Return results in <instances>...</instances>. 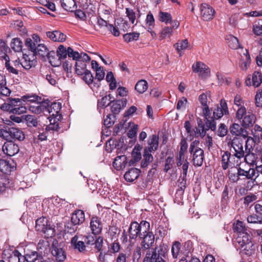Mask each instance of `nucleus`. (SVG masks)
<instances>
[{
  "label": "nucleus",
  "instance_id": "obj_36",
  "mask_svg": "<svg viewBox=\"0 0 262 262\" xmlns=\"http://www.w3.org/2000/svg\"><path fill=\"white\" fill-rule=\"evenodd\" d=\"M193 250L192 242L191 241H187L183 244L181 253L188 257L189 253H191Z\"/></svg>",
  "mask_w": 262,
  "mask_h": 262
},
{
  "label": "nucleus",
  "instance_id": "obj_24",
  "mask_svg": "<svg viewBox=\"0 0 262 262\" xmlns=\"http://www.w3.org/2000/svg\"><path fill=\"white\" fill-rule=\"evenodd\" d=\"M159 136L155 134L149 136L147 141L148 146L145 147L144 149L151 152L156 151L159 147Z\"/></svg>",
  "mask_w": 262,
  "mask_h": 262
},
{
  "label": "nucleus",
  "instance_id": "obj_37",
  "mask_svg": "<svg viewBox=\"0 0 262 262\" xmlns=\"http://www.w3.org/2000/svg\"><path fill=\"white\" fill-rule=\"evenodd\" d=\"M148 83L145 80H139L135 85V89L139 94H143L148 89Z\"/></svg>",
  "mask_w": 262,
  "mask_h": 262
},
{
  "label": "nucleus",
  "instance_id": "obj_47",
  "mask_svg": "<svg viewBox=\"0 0 262 262\" xmlns=\"http://www.w3.org/2000/svg\"><path fill=\"white\" fill-rule=\"evenodd\" d=\"M233 230L234 232H236L239 233V235H242V234H244L246 232L247 229L242 221H237L236 223L234 224Z\"/></svg>",
  "mask_w": 262,
  "mask_h": 262
},
{
  "label": "nucleus",
  "instance_id": "obj_6",
  "mask_svg": "<svg viewBox=\"0 0 262 262\" xmlns=\"http://www.w3.org/2000/svg\"><path fill=\"white\" fill-rule=\"evenodd\" d=\"M127 103V99L122 98L121 99H113L107 104V105L110 106L113 118L114 119H116V116L119 114L121 111L126 106Z\"/></svg>",
  "mask_w": 262,
  "mask_h": 262
},
{
  "label": "nucleus",
  "instance_id": "obj_31",
  "mask_svg": "<svg viewBox=\"0 0 262 262\" xmlns=\"http://www.w3.org/2000/svg\"><path fill=\"white\" fill-rule=\"evenodd\" d=\"M97 3L96 0H86L85 3L83 4L82 8L88 13L93 14L96 11Z\"/></svg>",
  "mask_w": 262,
  "mask_h": 262
},
{
  "label": "nucleus",
  "instance_id": "obj_60",
  "mask_svg": "<svg viewBox=\"0 0 262 262\" xmlns=\"http://www.w3.org/2000/svg\"><path fill=\"white\" fill-rule=\"evenodd\" d=\"M255 105L256 106L262 107V89H258L255 96Z\"/></svg>",
  "mask_w": 262,
  "mask_h": 262
},
{
  "label": "nucleus",
  "instance_id": "obj_52",
  "mask_svg": "<svg viewBox=\"0 0 262 262\" xmlns=\"http://www.w3.org/2000/svg\"><path fill=\"white\" fill-rule=\"evenodd\" d=\"M103 238L102 236H99L95 241L94 249L95 252H98L100 251H103Z\"/></svg>",
  "mask_w": 262,
  "mask_h": 262
},
{
  "label": "nucleus",
  "instance_id": "obj_32",
  "mask_svg": "<svg viewBox=\"0 0 262 262\" xmlns=\"http://www.w3.org/2000/svg\"><path fill=\"white\" fill-rule=\"evenodd\" d=\"M14 169V166L9 161L0 159V171L4 173H8Z\"/></svg>",
  "mask_w": 262,
  "mask_h": 262
},
{
  "label": "nucleus",
  "instance_id": "obj_56",
  "mask_svg": "<svg viewBox=\"0 0 262 262\" xmlns=\"http://www.w3.org/2000/svg\"><path fill=\"white\" fill-rule=\"evenodd\" d=\"M172 32L173 30L171 27H165L164 28H163L161 32V35L160 36V39H163L167 36L170 37L172 35Z\"/></svg>",
  "mask_w": 262,
  "mask_h": 262
},
{
  "label": "nucleus",
  "instance_id": "obj_5",
  "mask_svg": "<svg viewBox=\"0 0 262 262\" xmlns=\"http://www.w3.org/2000/svg\"><path fill=\"white\" fill-rule=\"evenodd\" d=\"M27 108H28V105H21L11 109L8 112L10 114L9 118L3 119V123L6 122V121H11V123H19L23 122V119L26 115L24 114L26 113Z\"/></svg>",
  "mask_w": 262,
  "mask_h": 262
},
{
  "label": "nucleus",
  "instance_id": "obj_27",
  "mask_svg": "<svg viewBox=\"0 0 262 262\" xmlns=\"http://www.w3.org/2000/svg\"><path fill=\"white\" fill-rule=\"evenodd\" d=\"M49 111L48 113L49 114H51L52 113V114L50 115V117H59V118L62 117L61 114H59V112L61 108V104L60 102H52L51 104L50 103V105L49 106Z\"/></svg>",
  "mask_w": 262,
  "mask_h": 262
},
{
  "label": "nucleus",
  "instance_id": "obj_21",
  "mask_svg": "<svg viewBox=\"0 0 262 262\" xmlns=\"http://www.w3.org/2000/svg\"><path fill=\"white\" fill-rule=\"evenodd\" d=\"M78 237L77 235L73 236L71 240V247L75 250L82 253H85L86 245L84 241H78Z\"/></svg>",
  "mask_w": 262,
  "mask_h": 262
},
{
  "label": "nucleus",
  "instance_id": "obj_43",
  "mask_svg": "<svg viewBox=\"0 0 262 262\" xmlns=\"http://www.w3.org/2000/svg\"><path fill=\"white\" fill-rule=\"evenodd\" d=\"M220 112L219 115H216L217 118H222L224 115H227L229 114V111L228 108L227 103L226 101L224 99H222L220 100Z\"/></svg>",
  "mask_w": 262,
  "mask_h": 262
},
{
  "label": "nucleus",
  "instance_id": "obj_39",
  "mask_svg": "<svg viewBox=\"0 0 262 262\" xmlns=\"http://www.w3.org/2000/svg\"><path fill=\"white\" fill-rule=\"evenodd\" d=\"M56 55L59 60L66 59L69 56V47L67 49L63 45H60L57 50Z\"/></svg>",
  "mask_w": 262,
  "mask_h": 262
},
{
  "label": "nucleus",
  "instance_id": "obj_25",
  "mask_svg": "<svg viewBox=\"0 0 262 262\" xmlns=\"http://www.w3.org/2000/svg\"><path fill=\"white\" fill-rule=\"evenodd\" d=\"M71 221L74 224L79 225L85 221L84 212L80 209H76L72 214Z\"/></svg>",
  "mask_w": 262,
  "mask_h": 262
},
{
  "label": "nucleus",
  "instance_id": "obj_61",
  "mask_svg": "<svg viewBox=\"0 0 262 262\" xmlns=\"http://www.w3.org/2000/svg\"><path fill=\"white\" fill-rule=\"evenodd\" d=\"M125 10L126 16L128 17L131 23L134 24L136 18L135 12L129 8H126Z\"/></svg>",
  "mask_w": 262,
  "mask_h": 262
},
{
  "label": "nucleus",
  "instance_id": "obj_18",
  "mask_svg": "<svg viewBox=\"0 0 262 262\" xmlns=\"http://www.w3.org/2000/svg\"><path fill=\"white\" fill-rule=\"evenodd\" d=\"M90 228L94 235H98L101 233L103 225L100 219L97 216H92L90 222Z\"/></svg>",
  "mask_w": 262,
  "mask_h": 262
},
{
  "label": "nucleus",
  "instance_id": "obj_22",
  "mask_svg": "<svg viewBox=\"0 0 262 262\" xmlns=\"http://www.w3.org/2000/svg\"><path fill=\"white\" fill-rule=\"evenodd\" d=\"M141 172L140 169L132 167L125 173L124 178L127 182H133L139 178Z\"/></svg>",
  "mask_w": 262,
  "mask_h": 262
},
{
  "label": "nucleus",
  "instance_id": "obj_19",
  "mask_svg": "<svg viewBox=\"0 0 262 262\" xmlns=\"http://www.w3.org/2000/svg\"><path fill=\"white\" fill-rule=\"evenodd\" d=\"M151 250L156 252V256L158 259L159 258H168V252L169 250L168 245L163 242L160 244L159 246L151 248Z\"/></svg>",
  "mask_w": 262,
  "mask_h": 262
},
{
  "label": "nucleus",
  "instance_id": "obj_45",
  "mask_svg": "<svg viewBox=\"0 0 262 262\" xmlns=\"http://www.w3.org/2000/svg\"><path fill=\"white\" fill-rule=\"evenodd\" d=\"M156 252L149 249L147 252L143 262H157Z\"/></svg>",
  "mask_w": 262,
  "mask_h": 262
},
{
  "label": "nucleus",
  "instance_id": "obj_62",
  "mask_svg": "<svg viewBox=\"0 0 262 262\" xmlns=\"http://www.w3.org/2000/svg\"><path fill=\"white\" fill-rule=\"evenodd\" d=\"M95 71V79L97 80V83H100V81L104 79L105 75L103 67H101L100 69H97Z\"/></svg>",
  "mask_w": 262,
  "mask_h": 262
},
{
  "label": "nucleus",
  "instance_id": "obj_12",
  "mask_svg": "<svg viewBox=\"0 0 262 262\" xmlns=\"http://www.w3.org/2000/svg\"><path fill=\"white\" fill-rule=\"evenodd\" d=\"M141 239H142L141 243L142 248L143 250H146L152 246L155 242V235L152 231L149 230L145 233H143Z\"/></svg>",
  "mask_w": 262,
  "mask_h": 262
},
{
  "label": "nucleus",
  "instance_id": "obj_8",
  "mask_svg": "<svg viewBox=\"0 0 262 262\" xmlns=\"http://www.w3.org/2000/svg\"><path fill=\"white\" fill-rule=\"evenodd\" d=\"M244 141L241 137H235L231 142V146L233 148L235 154L233 155L239 159L245 156V151L243 149Z\"/></svg>",
  "mask_w": 262,
  "mask_h": 262
},
{
  "label": "nucleus",
  "instance_id": "obj_14",
  "mask_svg": "<svg viewBox=\"0 0 262 262\" xmlns=\"http://www.w3.org/2000/svg\"><path fill=\"white\" fill-rule=\"evenodd\" d=\"M143 232L138 223L136 221L132 222L128 229V236L130 239H136L137 237L141 238Z\"/></svg>",
  "mask_w": 262,
  "mask_h": 262
},
{
  "label": "nucleus",
  "instance_id": "obj_23",
  "mask_svg": "<svg viewBox=\"0 0 262 262\" xmlns=\"http://www.w3.org/2000/svg\"><path fill=\"white\" fill-rule=\"evenodd\" d=\"M46 34L47 37L53 41L63 42L67 38L66 35L58 30L48 31L47 32Z\"/></svg>",
  "mask_w": 262,
  "mask_h": 262
},
{
  "label": "nucleus",
  "instance_id": "obj_1",
  "mask_svg": "<svg viewBox=\"0 0 262 262\" xmlns=\"http://www.w3.org/2000/svg\"><path fill=\"white\" fill-rule=\"evenodd\" d=\"M1 126L2 128L0 129V137L5 140L21 141L25 139V135L24 132L15 127L14 123H11V121H6V122H4Z\"/></svg>",
  "mask_w": 262,
  "mask_h": 262
},
{
  "label": "nucleus",
  "instance_id": "obj_53",
  "mask_svg": "<svg viewBox=\"0 0 262 262\" xmlns=\"http://www.w3.org/2000/svg\"><path fill=\"white\" fill-rule=\"evenodd\" d=\"M182 249V246L181 245V243L179 242L175 241L172 246L171 248V252L172 256L174 258L177 257L179 253L181 252V250Z\"/></svg>",
  "mask_w": 262,
  "mask_h": 262
},
{
  "label": "nucleus",
  "instance_id": "obj_63",
  "mask_svg": "<svg viewBox=\"0 0 262 262\" xmlns=\"http://www.w3.org/2000/svg\"><path fill=\"white\" fill-rule=\"evenodd\" d=\"M97 235H89L84 237V242L86 246L93 245L95 243V241L96 239L98 236Z\"/></svg>",
  "mask_w": 262,
  "mask_h": 262
},
{
  "label": "nucleus",
  "instance_id": "obj_49",
  "mask_svg": "<svg viewBox=\"0 0 262 262\" xmlns=\"http://www.w3.org/2000/svg\"><path fill=\"white\" fill-rule=\"evenodd\" d=\"M48 51V49L44 44L37 45V55L38 54L42 58L45 59L46 57Z\"/></svg>",
  "mask_w": 262,
  "mask_h": 262
},
{
  "label": "nucleus",
  "instance_id": "obj_9",
  "mask_svg": "<svg viewBox=\"0 0 262 262\" xmlns=\"http://www.w3.org/2000/svg\"><path fill=\"white\" fill-rule=\"evenodd\" d=\"M262 83V74L258 71H255L252 75H248L245 80L247 86L253 85L255 88L260 86Z\"/></svg>",
  "mask_w": 262,
  "mask_h": 262
},
{
  "label": "nucleus",
  "instance_id": "obj_13",
  "mask_svg": "<svg viewBox=\"0 0 262 262\" xmlns=\"http://www.w3.org/2000/svg\"><path fill=\"white\" fill-rule=\"evenodd\" d=\"M201 14L202 18L204 20L208 21L213 18L215 11L209 5L204 3L201 5Z\"/></svg>",
  "mask_w": 262,
  "mask_h": 262
},
{
  "label": "nucleus",
  "instance_id": "obj_46",
  "mask_svg": "<svg viewBox=\"0 0 262 262\" xmlns=\"http://www.w3.org/2000/svg\"><path fill=\"white\" fill-rule=\"evenodd\" d=\"M159 19L161 22H164L167 24L172 22V16L168 12L160 11L159 14Z\"/></svg>",
  "mask_w": 262,
  "mask_h": 262
},
{
  "label": "nucleus",
  "instance_id": "obj_35",
  "mask_svg": "<svg viewBox=\"0 0 262 262\" xmlns=\"http://www.w3.org/2000/svg\"><path fill=\"white\" fill-rule=\"evenodd\" d=\"M25 254L27 262H35L39 258H42V255L39 254L37 251H26Z\"/></svg>",
  "mask_w": 262,
  "mask_h": 262
},
{
  "label": "nucleus",
  "instance_id": "obj_40",
  "mask_svg": "<svg viewBox=\"0 0 262 262\" xmlns=\"http://www.w3.org/2000/svg\"><path fill=\"white\" fill-rule=\"evenodd\" d=\"M25 45L27 48L28 50L33 53V56L37 55V45L36 43L33 41V40L30 38H27L25 40Z\"/></svg>",
  "mask_w": 262,
  "mask_h": 262
},
{
  "label": "nucleus",
  "instance_id": "obj_28",
  "mask_svg": "<svg viewBox=\"0 0 262 262\" xmlns=\"http://www.w3.org/2000/svg\"><path fill=\"white\" fill-rule=\"evenodd\" d=\"M49 119L50 124L48 125H46L45 130L47 132H50V131H56L59 132L60 127L58 123V121L60 118H57L56 117H48Z\"/></svg>",
  "mask_w": 262,
  "mask_h": 262
},
{
  "label": "nucleus",
  "instance_id": "obj_20",
  "mask_svg": "<svg viewBox=\"0 0 262 262\" xmlns=\"http://www.w3.org/2000/svg\"><path fill=\"white\" fill-rule=\"evenodd\" d=\"M193 155V163L195 166H201L204 160V151L200 147H198L191 154Z\"/></svg>",
  "mask_w": 262,
  "mask_h": 262
},
{
  "label": "nucleus",
  "instance_id": "obj_17",
  "mask_svg": "<svg viewBox=\"0 0 262 262\" xmlns=\"http://www.w3.org/2000/svg\"><path fill=\"white\" fill-rule=\"evenodd\" d=\"M113 165L117 170H123L128 165L127 156L124 155L117 156L113 162Z\"/></svg>",
  "mask_w": 262,
  "mask_h": 262
},
{
  "label": "nucleus",
  "instance_id": "obj_54",
  "mask_svg": "<svg viewBox=\"0 0 262 262\" xmlns=\"http://www.w3.org/2000/svg\"><path fill=\"white\" fill-rule=\"evenodd\" d=\"M216 120L213 117L211 118V119H207L205 120V124L206 128V130L211 129L212 131H215L216 130V122L215 121Z\"/></svg>",
  "mask_w": 262,
  "mask_h": 262
},
{
  "label": "nucleus",
  "instance_id": "obj_4",
  "mask_svg": "<svg viewBox=\"0 0 262 262\" xmlns=\"http://www.w3.org/2000/svg\"><path fill=\"white\" fill-rule=\"evenodd\" d=\"M65 248L64 242H59L56 239L53 241L50 250L52 255L55 257L57 262H63L66 259L67 253Z\"/></svg>",
  "mask_w": 262,
  "mask_h": 262
},
{
  "label": "nucleus",
  "instance_id": "obj_30",
  "mask_svg": "<svg viewBox=\"0 0 262 262\" xmlns=\"http://www.w3.org/2000/svg\"><path fill=\"white\" fill-rule=\"evenodd\" d=\"M151 152H152L144 148L143 154V159L142 160L141 162V168H144L147 167V166L153 161L154 157L151 154Z\"/></svg>",
  "mask_w": 262,
  "mask_h": 262
},
{
  "label": "nucleus",
  "instance_id": "obj_58",
  "mask_svg": "<svg viewBox=\"0 0 262 262\" xmlns=\"http://www.w3.org/2000/svg\"><path fill=\"white\" fill-rule=\"evenodd\" d=\"M173 164L174 160L173 157H168L165 160L164 171L165 172H167L172 167Z\"/></svg>",
  "mask_w": 262,
  "mask_h": 262
},
{
  "label": "nucleus",
  "instance_id": "obj_15",
  "mask_svg": "<svg viewBox=\"0 0 262 262\" xmlns=\"http://www.w3.org/2000/svg\"><path fill=\"white\" fill-rule=\"evenodd\" d=\"M192 69L193 72L199 73V76L202 78H206L210 75L209 69L201 61L196 62L195 65L193 64Z\"/></svg>",
  "mask_w": 262,
  "mask_h": 262
},
{
  "label": "nucleus",
  "instance_id": "obj_29",
  "mask_svg": "<svg viewBox=\"0 0 262 262\" xmlns=\"http://www.w3.org/2000/svg\"><path fill=\"white\" fill-rule=\"evenodd\" d=\"M41 97L33 94H28L25 95L21 96L22 102L26 104V105H29L28 102L35 103L41 101Z\"/></svg>",
  "mask_w": 262,
  "mask_h": 262
},
{
  "label": "nucleus",
  "instance_id": "obj_7",
  "mask_svg": "<svg viewBox=\"0 0 262 262\" xmlns=\"http://www.w3.org/2000/svg\"><path fill=\"white\" fill-rule=\"evenodd\" d=\"M50 101L48 99L41 100L39 102H37L34 105H28V109L30 111L36 114H39L41 113H44L49 111V106Z\"/></svg>",
  "mask_w": 262,
  "mask_h": 262
},
{
  "label": "nucleus",
  "instance_id": "obj_64",
  "mask_svg": "<svg viewBox=\"0 0 262 262\" xmlns=\"http://www.w3.org/2000/svg\"><path fill=\"white\" fill-rule=\"evenodd\" d=\"M77 224H74L72 221H71V222H68L65 225V229L67 231L68 233H72L76 231L77 230Z\"/></svg>",
  "mask_w": 262,
  "mask_h": 262
},
{
  "label": "nucleus",
  "instance_id": "obj_26",
  "mask_svg": "<svg viewBox=\"0 0 262 262\" xmlns=\"http://www.w3.org/2000/svg\"><path fill=\"white\" fill-rule=\"evenodd\" d=\"M255 120L256 117L253 114H248L244 117L242 121H240V122L241 125L246 129L252 127Z\"/></svg>",
  "mask_w": 262,
  "mask_h": 262
},
{
  "label": "nucleus",
  "instance_id": "obj_34",
  "mask_svg": "<svg viewBox=\"0 0 262 262\" xmlns=\"http://www.w3.org/2000/svg\"><path fill=\"white\" fill-rule=\"evenodd\" d=\"M23 122H26L28 127H37L38 124L37 117L31 115H26Z\"/></svg>",
  "mask_w": 262,
  "mask_h": 262
},
{
  "label": "nucleus",
  "instance_id": "obj_10",
  "mask_svg": "<svg viewBox=\"0 0 262 262\" xmlns=\"http://www.w3.org/2000/svg\"><path fill=\"white\" fill-rule=\"evenodd\" d=\"M4 152L9 157H12L19 152V148L17 144L14 143L12 140H6V142L3 146Z\"/></svg>",
  "mask_w": 262,
  "mask_h": 262
},
{
  "label": "nucleus",
  "instance_id": "obj_3",
  "mask_svg": "<svg viewBox=\"0 0 262 262\" xmlns=\"http://www.w3.org/2000/svg\"><path fill=\"white\" fill-rule=\"evenodd\" d=\"M35 229L37 231L43 233L47 238L52 237L56 234L55 226L52 225L49 219L42 216L36 221Z\"/></svg>",
  "mask_w": 262,
  "mask_h": 262
},
{
  "label": "nucleus",
  "instance_id": "obj_50",
  "mask_svg": "<svg viewBox=\"0 0 262 262\" xmlns=\"http://www.w3.org/2000/svg\"><path fill=\"white\" fill-rule=\"evenodd\" d=\"M120 230L116 226H110L109 227L108 233L111 237L112 240L118 241V237Z\"/></svg>",
  "mask_w": 262,
  "mask_h": 262
},
{
  "label": "nucleus",
  "instance_id": "obj_42",
  "mask_svg": "<svg viewBox=\"0 0 262 262\" xmlns=\"http://www.w3.org/2000/svg\"><path fill=\"white\" fill-rule=\"evenodd\" d=\"M131 155L132 158L128 161V166H134L141 160L142 158L141 153V152L132 151Z\"/></svg>",
  "mask_w": 262,
  "mask_h": 262
},
{
  "label": "nucleus",
  "instance_id": "obj_38",
  "mask_svg": "<svg viewBox=\"0 0 262 262\" xmlns=\"http://www.w3.org/2000/svg\"><path fill=\"white\" fill-rule=\"evenodd\" d=\"M61 7L67 11L73 12L76 4L74 0H62L61 4Z\"/></svg>",
  "mask_w": 262,
  "mask_h": 262
},
{
  "label": "nucleus",
  "instance_id": "obj_11",
  "mask_svg": "<svg viewBox=\"0 0 262 262\" xmlns=\"http://www.w3.org/2000/svg\"><path fill=\"white\" fill-rule=\"evenodd\" d=\"M21 105H26L24 104L21 100V97L20 98H8L7 102L3 104L1 106V109L5 112H9L11 109L16 108Z\"/></svg>",
  "mask_w": 262,
  "mask_h": 262
},
{
  "label": "nucleus",
  "instance_id": "obj_51",
  "mask_svg": "<svg viewBox=\"0 0 262 262\" xmlns=\"http://www.w3.org/2000/svg\"><path fill=\"white\" fill-rule=\"evenodd\" d=\"M188 40L187 39H184L181 41H179L174 45V47L176 48L178 52L181 56L180 52L182 50L186 49L188 47Z\"/></svg>",
  "mask_w": 262,
  "mask_h": 262
},
{
  "label": "nucleus",
  "instance_id": "obj_16",
  "mask_svg": "<svg viewBox=\"0 0 262 262\" xmlns=\"http://www.w3.org/2000/svg\"><path fill=\"white\" fill-rule=\"evenodd\" d=\"M231 134L236 136L242 137L244 139L248 137L247 130L238 123H233L229 127Z\"/></svg>",
  "mask_w": 262,
  "mask_h": 262
},
{
  "label": "nucleus",
  "instance_id": "obj_2",
  "mask_svg": "<svg viewBox=\"0 0 262 262\" xmlns=\"http://www.w3.org/2000/svg\"><path fill=\"white\" fill-rule=\"evenodd\" d=\"M75 73L81 77L82 79L90 85L93 84L94 87L99 88L101 83L96 82L94 80V77L91 72L86 69V63L82 60H77L75 62Z\"/></svg>",
  "mask_w": 262,
  "mask_h": 262
},
{
  "label": "nucleus",
  "instance_id": "obj_48",
  "mask_svg": "<svg viewBox=\"0 0 262 262\" xmlns=\"http://www.w3.org/2000/svg\"><path fill=\"white\" fill-rule=\"evenodd\" d=\"M231 154L228 151L224 152L222 157V167L224 170H226L229 166Z\"/></svg>",
  "mask_w": 262,
  "mask_h": 262
},
{
  "label": "nucleus",
  "instance_id": "obj_57",
  "mask_svg": "<svg viewBox=\"0 0 262 262\" xmlns=\"http://www.w3.org/2000/svg\"><path fill=\"white\" fill-rule=\"evenodd\" d=\"M228 39H230L228 42V46L233 49H236L239 47V42L238 39L236 37H234L233 35H230L229 38Z\"/></svg>",
  "mask_w": 262,
  "mask_h": 262
},
{
  "label": "nucleus",
  "instance_id": "obj_59",
  "mask_svg": "<svg viewBox=\"0 0 262 262\" xmlns=\"http://www.w3.org/2000/svg\"><path fill=\"white\" fill-rule=\"evenodd\" d=\"M247 110L244 106H241L239 107L235 114L236 118L241 121L245 115H247Z\"/></svg>",
  "mask_w": 262,
  "mask_h": 262
},
{
  "label": "nucleus",
  "instance_id": "obj_55",
  "mask_svg": "<svg viewBox=\"0 0 262 262\" xmlns=\"http://www.w3.org/2000/svg\"><path fill=\"white\" fill-rule=\"evenodd\" d=\"M247 221L249 223L262 224V217H260L256 214H253L248 216Z\"/></svg>",
  "mask_w": 262,
  "mask_h": 262
},
{
  "label": "nucleus",
  "instance_id": "obj_41",
  "mask_svg": "<svg viewBox=\"0 0 262 262\" xmlns=\"http://www.w3.org/2000/svg\"><path fill=\"white\" fill-rule=\"evenodd\" d=\"M23 43L19 38L16 37L12 39L11 42V47L15 52L23 51Z\"/></svg>",
  "mask_w": 262,
  "mask_h": 262
},
{
  "label": "nucleus",
  "instance_id": "obj_33",
  "mask_svg": "<svg viewBox=\"0 0 262 262\" xmlns=\"http://www.w3.org/2000/svg\"><path fill=\"white\" fill-rule=\"evenodd\" d=\"M236 239L241 247L243 248L244 246H247L250 244L251 238L250 235L246 232L244 234H242V235H238Z\"/></svg>",
  "mask_w": 262,
  "mask_h": 262
},
{
  "label": "nucleus",
  "instance_id": "obj_44",
  "mask_svg": "<svg viewBox=\"0 0 262 262\" xmlns=\"http://www.w3.org/2000/svg\"><path fill=\"white\" fill-rule=\"evenodd\" d=\"M140 33L137 32L126 33L123 35V37L124 41L129 42L133 41H137L139 39Z\"/></svg>",
  "mask_w": 262,
  "mask_h": 262
}]
</instances>
